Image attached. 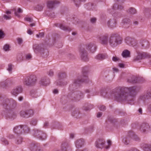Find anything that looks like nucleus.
Wrapping results in <instances>:
<instances>
[{
  "mask_svg": "<svg viewBox=\"0 0 151 151\" xmlns=\"http://www.w3.org/2000/svg\"><path fill=\"white\" fill-rule=\"evenodd\" d=\"M141 90V87L136 86L129 87L119 86L116 87L111 93V96L119 101H125L128 102L133 101L138 93Z\"/></svg>",
  "mask_w": 151,
  "mask_h": 151,
  "instance_id": "nucleus-1",
  "label": "nucleus"
},
{
  "mask_svg": "<svg viewBox=\"0 0 151 151\" xmlns=\"http://www.w3.org/2000/svg\"><path fill=\"white\" fill-rule=\"evenodd\" d=\"M122 41V38L119 35L117 34H112L109 38V42L111 47H114L118 45L121 44Z\"/></svg>",
  "mask_w": 151,
  "mask_h": 151,
  "instance_id": "nucleus-2",
  "label": "nucleus"
},
{
  "mask_svg": "<svg viewBox=\"0 0 151 151\" xmlns=\"http://www.w3.org/2000/svg\"><path fill=\"white\" fill-rule=\"evenodd\" d=\"M3 105L4 107L7 110H12L16 107L17 103L13 99H8L4 101Z\"/></svg>",
  "mask_w": 151,
  "mask_h": 151,
  "instance_id": "nucleus-3",
  "label": "nucleus"
},
{
  "mask_svg": "<svg viewBox=\"0 0 151 151\" xmlns=\"http://www.w3.org/2000/svg\"><path fill=\"white\" fill-rule=\"evenodd\" d=\"M37 80L36 76H27L24 78L23 83L25 85L31 86L35 84Z\"/></svg>",
  "mask_w": 151,
  "mask_h": 151,
  "instance_id": "nucleus-4",
  "label": "nucleus"
},
{
  "mask_svg": "<svg viewBox=\"0 0 151 151\" xmlns=\"http://www.w3.org/2000/svg\"><path fill=\"white\" fill-rule=\"evenodd\" d=\"M137 55L134 58L133 60L134 61H139L145 58H151V55L147 52H137Z\"/></svg>",
  "mask_w": 151,
  "mask_h": 151,
  "instance_id": "nucleus-5",
  "label": "nucleus"
},
{
  "mask_svg": "<svg viewBox=\"0 0 151 151\" xmlns=\"http://www.w3.org/2000/svg\"><path fill=\"white\" fill-rule=\"evenodd\" d=\"M131 139L137 140L139 139L137 136L132 132H129L128 133L127 137L123 139V142L126 145H128L130 142Z\"/></svg>",
  "mask_w": 151,
  "mask_h": 151,
  "instance_id": "nucleus-6",
  "label": "nucleus"
},
{
  "mask_svg": "<svg viewBox=\"0 0 151 151\" xmlns=\"http://www.w3.org/2000/svg\"><path fill=\"white\" fill-rule=\"evenodd\" d=\"M32 134L34 136L42 140H44L46 138V135L45 134L37 129H34L32 131Z\"/></svg>",
  "mask_w": 151,
  "mask_h": 151,
  "instance_id": "nucleus-7",
  "label": "nucleus"
},
{
  "mask_svg": "<svg viewBox=\"0 0 151 151\" xmlns=\"http://www.w3.org/2000/svg\"><path fill=\"white\" fill-rule=\"evenodd\" d=\"M80 55L81 59L83 60L87 61L88 60V53L83 47H81L79 50Z\"/></svg>",
  "mask_w": 151,
  "mask_h": 151,
  "instance_id": "nucleus-8",
  "label": "nucleus"
},
{
  "mask_svg": "<svg viewBox=\"0 0 151 151\" xmlns=\"http://www.w3.org/2000/svg\"><path fill=\"white\" fill-rule=\"evenodd\" d=\"M98 37L100 43L103 45H107L108 42V35L107 34L101 35H99Z\"/></svg>",
  "mask_w": 151,
  "mask_h": 151,
  "instance_id": "nucleus-9",
  "label": "nucleus"
},
{
  "mask_svg": "<svg viewBox=\"0 0 151 151\" xmlns=\"http://www.w3.org/2000/svg\"><path fill=\"white\" fill-rule=\"evenodd\" d=\"M139 129L142 133H146L150 131V127L148 123H143L140 125Z\"/></svg>",
  "mask_w": 151,
  "mask_h": 151,
  "instance_id": "nucleus-10",
  "label": "nucleus"
},
{
  "mask_svg": "<svg viewBox=\"0 0 151 151\" xmlns=\"http://www.w3.org/2000/svg\"><path fill=\"white\" fill-rule=\"evenodd\" d=\"M105 141L103 139H98L95 142V145L97 148L102 149L104 148Z\"/></svg>",
  "mask_w": 151,
  "mask_h": 151,
  "instance_id": "nucleus-11",
  "label": "nucleus"
},
{
  "mask_svg": "<svg viewBox=\"0 0 151 151\" xmlns=\"http://www.w3.org/2000/svg\"><path fill=\"white\" fill-rule=\"evenodd\" d=\"M42 45L37 44H34L33 45V49L35 52H40L41 53H44V49L42 47Z\"/></svg>",
  "mask_w": 151,
  "mask_h": 151,
  "instance_id": "nucleus-12",
  "label": "nucleus"
},
{
  "mask_svg": "<svg viewBox=\"0 0 151 151\" xmlns=\"http://www.w3.org/2000/svg\"><path fill=\"white\" fill-rule=\"evenodd\" d=\"M86 47L87 49L90 50L92 52H93L96 49V45L93 43L88 44L86 45Z\"/></svg>",
  "mask_w": 151,
  "mask_h": 151,
  "instance_id": "nucleus-13",
  "label": "nucleus"
},
{
  "mask_svg": "<svg viewBox=\"0 0 151 151\" xmlns=\"http://www.w3.org/2000/svg\"><path fill=\"white\" fill-rule=\"evenodd\" d=\"M50 83L49 80L45 76H44L41 78L40 81V83L43 86H47Z\"/></svg>",
  "mask_w": 151,
  "mask_h": 151,
  "instance_id": "nucleus-14",
  "label": "nucleus"
},
{
  "mask_svg": "<svg viewBox=\"0 0 151 151\" xmlns=\"http://www.w3.org/2000/svg\"><path fill=\"white\" fill-rule=\"evenodd\" d=\"M60 2L56 0L49 1L47 3V6L50 9H52L56 5L59 4Z\"/></svg>",
  "mask_w": 151,
  "mask_h": 151,
  "instance_id": "nucleus-15",
  "label": "nucleus"
},
{
  "mask_svg": "<svg viewBox=\"0 0 151 151\" xmlns=\"http://www.w3.org/2000/svg\"><path fill=\"white\" fill-rule=\"evenodd\" d=\"M22 91V87L21 86H18L14 89L11 91V93L13 95L17 96L18 94L21 93Z\"/></svg>",
  "mask_w": 151,
  "mask_h": 151,
  "instance_id": "nucleus-16",
  "label": "nucleus"
},
{
  "mask_svg": "<svg viewBox=\"0 0 151 151\" xmlns=\"http://www.w3.org/2000/svg\"><path fill=\"white\" fill-rule=\"evenodd\" d=\"M125 41L126 43L129 45L134 46L136 45L135 40L131 38L127 37L125 40Z\"/></svg>",
  "mask_w": 151,
  "mask_h": 151,
  "instance_id": "nucleus-17",
  "label": "nucleus"
},
{
  "mask_svg": "<svg viewBox=\"0 0 151 151\" xmlns=\"http://www.w3.org/2000/svg\"><path fill=\"white\" fill-rule=\"evenodd\" d=\"M84 143V141L83 139H78L75 142L76 146L77 148H80L83 145Z\"/></svg>",
  "mask_w": 151,
  "mask_h": 151,
  "instance_id": "nucleus-18",
  "label": "nucleus"
},
{
  "mask_svg": "<svg viewBox=\"0 0 151 151\" xmlns=\"http://www.w3.org/2000/svg\"><path fill=\"white\" fill-rule=\"evenodd\" d=\"M14 132L17 134H20L22 133L23 129L22 126H17L14 129Z\"/></svg>",
  "mask_w": 151,
  "mask_h": 151,
  "instance_id": "nucleus-19",
  "label": "nucleus"
},
{
  "mask_svg": "<svg viewBox=\"0 0 151 151\" xmlns=\"http://www.w3.org/2000/svg\"><path fill=\"white\" fill-rule=\"evenodd\" d=\"M139 81L138 79V78L136 76H130L127 79V82L133 83H136Z\"/></svg>",
  "mask_w": 151,
  "mask_h": 151,
  "instance_id": "nucleus-20",
  "label": "nucleus"
},
{
  "mask_svg": "<svg viewBox=\"0 0 151 151\" xmlns=\"http://www.w3.org/2000/svg\"><path fill=\"white\" fill-rule=\"evenodd\" d=\"M116 21L115 19H110L107 22L108 26L112 28L115 27H116Z\"/></svg>",
  "mask_w": 151,
  "mask_h": 151,
  "instance_id": "nucleus-21",
  "label": "nucleus"
},
{
  "mask_svg": "<svg viewBox=\"0 0 151 151\" xmlns=\"http://www.w3.org/2000/svg\"><path fill=\"white\" fill-rule=\"evenodd\" d=\"M151 97V90H148L146 94L140 96L141 98L143 100L148 99Z\"/></svg>",
  "mask_w": 151,
  "mask_h": 151,
  "instance_id": "nucleus-22",
  "label": "nucleus"
},
{
  "mask_svg": "<svg viewBox=\"0 0 151 151\" xmlns=\"http://www.w3.org/2000/svg\"><path fill=\"white\" fill-rule=\"evenodd\" d=\"M30 149L32 151H42V150L41 149L39 145H32Z\"/></svg>",
  "mask_w": 151,
  "mask_h": 151,
  "instance_id": "nucleus-23",
  "label": "nucleus"
},
{
  "mask_svg": "<svg viewBox=\"0 0 151 151\" xmlns=\"http://www.w3.org/2000/svg\"><path fill=\"white\" fill-rule=\"evenodd\" d=\"M69 145L68 143L66 142H63L61 146V150L62 151H67Z\"/></svg>",
  "mask_w": 151,
  "mask_h": 151,
  "instance_id": "nucleus-24",
  "label": "nucleus"
},
{
  "mask_svg": "<svg viewBox=\"0 0 151 151\" xmlns=\"http://www.w3.org/2000/svg\"><path fill=\"white\" fill-rule=\"evenodd\" d=\"M108 57V55L106 54H99L96 57V58L100 60H103Z\"/></svg>",
  "mask_w": 151,
  "mask_h": 151,
  "instance_id": "nucleus-25",
  "label": "nucleus"
},
{
  "mask_svg": "<svg viewBox=\"0 0 151 151\" xmlns=\"http://www.w3.org/2000/svg\"><path fill=\"white\" fill-rule=\"evenodd\" d=\"M112 8L115 10H121L123 9L124 8V6L121 5H118L117 4H115L112 7Z\"/></svg>",
  "mask_w": 151,
  "mask_h": 151,
  "instance_id": "nucleus-26",
  "label": "nucleus"
},
{
  "mask_svg": "<svg viewBox=\"0 0 151 151\" xmlns=\"http://www.w3.org/2000/svg\"><path fill=\"white\" fill-rule=\"evenodd\" d=\"M142 47L145 48H147L149 46V43L147 40H143L141 42Z\"/></svg>",
  "mask_w": 151,
  "mask_h": 151,
  "instance_id": "nucleus-27",
  "label": "nucleus"
},
{
  "mask_svg": "<svg viewBox=\"0 0 151 151\" xmlns=\"http://www.w3.org/2000/svg\"><path fill=\"white\" fill-rule=\"evenodd\" d=\"M55 24L57 25V26L59 27L61 29L63 30L68 31H69L71 30L70 28L69 27H66L62 24Z\"/></svg>",
  "mask_w": 151,
  "mask_h": 151,
  "instance_id": "nucleus-28",
  "label": "nucleus"
},
{
  "mask_svg": "<svg viewBox=\"0 0 151 151\" xmlns=\"http://www.w3.org/2000/svg\"><path fill=\"white\" fill-rule=\"evenodd\" d=\"M122 55L123 57L127 58L130 56V52L128 50H125L123 51Z\"/></svg>",
  "mask_w": 151,
  "mask_h": 151,
  "instance_id": "nucleus-29",
  "label": "nucleus"
},
{
  "mask_svg": "<svg viewBox=\"0 0 151 151\" xmlns=\"http://www.w3.org/2000/svg\"><path fill=\"white\" fill-rule=\"evenodd\" d=\"M143 149L145 151H151V145L147 144L144 145L142 146Z\"/></svg>",
  "mask_w": 151,
  "mask_h": 151,
  "instance_id": "nucleus-30",
  "label": "nucleus"
},
{
  "mask_svg": "<svg viewBox=\"0 0 151 151\" xmlns=\"http://www.w3.org/2000/svg\"><path fill=\"white\" fill-rule=\"evenodd\" d=\"M84 78L82 79H78L75 81V83L76 84H80L83 82H87L86 81H85V79L86 78L87 76H84Z\"/></svg>",
  "mask_w": 151,
  "mask_h": 151,
  "instance_id": "nucleus-31",
  "label": "nucleus"
},
{
  "mask_svg": "<svg viewBox=\"0 0 151 151\" xmlns=\"http://www.w3.org/2000/svg\"><path fill=\"white\" fill-rule=\"evenodd\" d=\"M14 10L15 11V15L18 17H20V15L19 13H21L23 12V10L20 8H18L17 11H16L15 9H14Z\"/></svg>",
  "mask_w": 151,
  "mask_h": 151,
  "instance_id": "nucleus-32",
  "label": "nucleus"
},
{
  "mask_svg": "<svg viewBox=\"0 0 151 151\" xmlns=\"http://www.w3.org/2000/svg\"><path fill=\"white\" fill-rule=\"evenodd\" d=\"M127 12L129 14H133L136 13V10L134 8L130 7L127 11Z\"/></svg>",
  "mask_w": 151,
  "mask_h": 151,
  "instance_id": "nucleus-33",
  "label": "nucleus"
},
{
  "mask_svg": "<svg viewBox=\"0 0 151 151\" xmlns=\"http://www.w3.org/2000/svg\"><path fill=\"white\" fill-rule=\"evenodd\" d=\"M27 111H22L20 113V116L24 118H28Z\"/></svg>",
  "mask_w": 151,
  "mask_h": 151,
  "instance_id": "nucleus-34",
  "label": "nucleus"
},
{
  "mask_svg": "<svg viewBox=\"0 0 151 151\" xmlns=\"http://www.w3.org/2000/svg\"><path fill=\"white\" fill-rule=\"evenodd\" d=\"M22 128L23 131L25 133H27L30 130L29 128L27 126L22 125Z\"/></svg>",
  "mask_w": 151,
  "mask_h": 151,
  "instance_id": "nucleus-35",
  "label": "nucleus"
},
{
  "mask_svg": "<svg viewBox=\"0 0 151 151\" xmlns=\"http://www.w3.org/2000/svg\"><path fill=\"white\" fill-rule=\"evenodd\" d=\"M23 58L22 54L20 53L17 55V61L19 62H20L23 60Z\"/></svg>",
  "mask_w": 151,
  "mask_h": 151,
  "instance_id": "nucleus-36",
  "label": "nucleus"
},
{
  "mask_svg": "<svg viewBox=\"0 0 151 151\" xmlns=\"http://www.w3.org/2000/svg\"><path fill=\"white\" fill-rule=\"evenodd\" d=\"M75 3V5L77 7H78L80 4L81 1H83L84 0H72Z\"/></svg>",
  "mask_w": 151,
  "mask_h": 151,
  "instance_id": "nucleus-37",
  "label": "nucleus"
},
{
  "mask_svg": "<svg viewBox=\"0 0 151 151\" xmlns=\"http://www.w3.org/2000/svg\"><path fill=\"white\" fill-rule=\"evenodd\" d=\"M145 16L149 18L151 16V14L148 9H146L145 10Z\"/></svg>",
  "mask_w": 151,
  "mask_h": 151,
  "instance_id": "nucleus-38",
  "label": "nucleus"
},
{
  "mask_svg": "<svg viewBox=\"0 0 151 151\" xmlns=\"http://www.w3.org/2000/svg\"><path fill=\"white\" fill-rule=\"evenodd\" d=\"M28 117L31 115H32L34 114V111L33 110L31 109H29L26 110Z\"/></svg>",
  "mask_w": 151,
  "mask_h": 151,
  "instance_id": "nucleus-39",
  "label": "nucleus"
},
{
  "mask_svg": "<svg viewBox=\"0 0 151 151\" xmlns=\"http://www.w3.org/2000/svg\"><path fill=\"white\" fill-rule=\"evenodd\" d=\"M17 142L16 143L18 144H21L22 141V137L20 136H18L17 139Z\"/></svg>",
  "mask_w": 151,
  "mask_h": 151,
  "instance_id": "nucleus-40",
  "label": "nucleus"
},
{
  "mask_svg": "<svg viewBox=\"0 0 151 151\" xmlns=\"http://www.w3.org/2000/svg\"><path fill=\"white\" fill-rule=\"evenodd\" d=\"M43 8V6L41 5H37L36 7V9L38 11H41Z\"/></svg>",
  "mask_w": 151,
  "mask_h": 151,
  "instance_id": "nucleus-41",
  "label": "nucleus"
},
{
  "mask_svg": "<svg viewBox=\"0 0 151 151\" xmlns=\"http://www.w3.org/2000/svg\"><path fill=\"white\" fill-rule=\"evenodd\" d=\"M83 96V94L81 92H78L77 95V100L79 101L81 98V96Z\"/></svg>",
  "mask_w": 151,
  "mask_h": 151,
  "instance_id": "nucleus-42",
  "label": "nucleus"
},
{
  "mask_svg": "<svg viewBox=\"0 0 151 151\" xmlns=\"http://www.w3.org/2000/svg\"><path fill=\"white\" fill-rule=\"evenodd\" d=\"M122 22L124 24H129L130 23V20L128 18H125L123 19Z\"/></svg>",
  "mask_w": 151,
  "mask_h": 151,
  "instance_id": "nucleus-43",
  "label": "nucleus"
},
{
  "mask_svg": "<svg viewBox=\"0 0 151 151\" xmlns=\"http://www.w3.org/2000/svg\"><path fill=\"white\" fill-rule=\"evenodd\" d=\"M9 46L8 44L5 45L3 47V49L5 51H8L9 50Z\"/></svg>",
  "mask_w": 151,
  "mask_h": 151,
  "instance_id": "nucleus-44",
  "label": "nucleus"
},
{
  "mask_svg": "<svg viewBox=\"0 0 151 151\" xmlns=\"http://www.w3.org/2000/svg\"><path fill=\"white\" fill-rule=\"evenodd\" d=\"M113 16L116 17H119L122 16V14L120 13H115L113 14Z\"/></svg>",
  "mask_w": 151,
  "mask_h": 151,
  "instance_id": "nucleus-45",
  "label": "nucleus"
},
{
  "mask_svg": "<svg viewBox=\"0 0 151 151\" xmlns=\"http://www.w3.org/2000/svg\"><path fill=\"white\" fill-rule=\"evenodd\" d=\"M5 36V34L4 32L1 30H0V39H3Z\"/></svg>",
  "mask_w": 151,
  "mask_h": 151,
  "instance_id": "nucleus-46",
  "label": "nucleus"
},
{
  "mask_svg": "<svg viewBox=\"0 0 151 151\" xmlns=\"http://www.w3.org/2000/svg\"><path fill=\"white\" fill-rule=\"evenodd\" d=\"M37 121L36 119H34L31 121V124L33 126H35L37 124Z\"/></svg>",
  "mask_w": 151,
  "mask_h": 151,
  "instance_id": "nucleus-47",
  "label": "nucleus"
},
{
  "mask_svg": "<svg viewBox=\"0 0 151 151\" xmlns=\"http://www.w3.org/2000/svg\"><path fill=\"white\" fill-rule=\"evenodd\" d=\"M99 108L100 110L102 111H104L106 109L105 106L103 105H100Z\"/></svg>",
  "mask_w": 151,
  "mask_h": 151,
  "instance_id": "nucleus-48",
  "label": "nucleus"
},
{
  "mask_svg": "<svg viewBox=\"0 0 151 151\" xmlns=\"http://www.w3.org/2000/svg\"><path fill=\"white\" fill-rule=\"evenodd\" d=\"M3 17L6 20H9L11 18V16H7L6 15H4Z\"/></svg>",
  "mask_w": 151,
  "mask_h": 151,
  "instance_id": "nucleus-49",
  "label": "nucleus"
},
{
  "mask_svg": "<svg viewBox=\"0 0 151 151\" xmlns=\"http://www.w3.org/2000/svg\"><path fill=\"white\" fill-rule=\"evenodd\" d=\"M25 19L26 21L30 22H32L33 21L31 17H26Z\"/></svg>",
  "mask_w": 151,
  "mask_h": 151,
  "instance_id": "nucleus-50",
  "label": "nucleus"
},
{
  "mask_svg": "<svg viewBox=\"0 0 151 151\" xmlns=\"http://www.w3.org/2000/svg\"><path fill=\"white\" fill-rule=\"evenodd\" d=\"M32 55L31 54H29L26 55V59L27 60H29L32 58Z\"/></svg>",
  "mask_w": 151,
  "mask_h": 151,
  "instance_id": "nucleus-51",
  "label": "nucleus"
},
{
  "mask_svg": "<svg viewBox=\"0 0 151 151\" xmlns=\"http://www.w3.org/2000/svg\"><path fill=\"white\" fill-rule=\"evenodd\" d=\"M1 141L2 142H4V143L6 145L8 144V141L6 140V139L4 138H2L1 139Z\"/></svg>",
  "mask_w": 151,
  "mask_h": 151,
  "instance_id": "nucleus-52",
  "label": "nucleus"
},
{
  "mask_svg": "<svg viewBox=\"0 0 151 151\" xmlns=\"http://www.w3.org/2000/svg\"><path fill=\"white\" fill-rule=\"evenodd\" d=\"M17 40L18 43L20 45L22 43L23 40L22 38H17Z\"/></svg>",
  "mask_w": 151,
  "mask_h": 151,
  "instance_id": "nucleus-53",
  "label": "nucleus"
},
{
  "mask_svg": "<svg viewBox=\"0 0 151 151\" xmlns=\"http://www.w3.org/2000/svg\"><path fill=\"white\" fill-rule=\"evenodd\" d=\"M12 65L11 64H9L8 65V67L7 68V70L9 71L10 72L12 71Z\"/></svg>",
  "mask_w": 151,
  "mask_h": 151,
  "instance_id": "nucleus-54",
  "label": "nucleus"
},
{
  "mask_svg": "<svg viewBox=\"0 0 151 151\" xmlns=\"http://www.w3.org/2000/svg\"><path fill=\"white\" fill-rule=\"evenodd\" d=\"M96 21V18H92L90 19L91 22L92 23H95Z\"/></svg>",
  "mask_w": 151,
  "mask_h": 151,
  "instance_id": "nucleus-55",
  "label": "nucleus"
},
{
  "mask_svg": "<svg viewBox=\"0 0 151 151\" xmlns=\"http://www.w3.org/2000/svg\"><path fill=\"white\" fill-rule=\"evenodd\" d=\"M112 59L113 61L116 62L118 61L119 59L116 57L114 56L113 57Z\"/></svg>",
  "mask_w": 151,
  "mask_h": 151,
  "instance_id": "nucleus-56",
  "label": "nucleus"
},
{
  "mask_svg": "<svg viewBox=\"0 0 151 151\" xmlns=\"http://www.w3.org/2000/svg\"><path fill=\"white\" fill-rule=\"evenodd\" d=\"M47 74L49 76L53 75L54 74V72L52 70H50L48 72Z\"/></svg>",
  "mask_w": 151,
  "mask_h": 151,
  "instance_id": "nucleus-57",
  "label": "nucleus"
},
{
  "mask_svg": "<svg viewBox=\"0 0 151 151\" xmlns=\"http://www.w3.org/2000/svg\"><path fill=\"white\" fill-rule=\"evenodd\" d=\"M66 75V74L65 73V72H63V71L60 72L58 73V76H63V75Z\"/></svg>",
  "mask_w": 151,
  "mask_h": 151,
  "instance_id": "nucleus-58",
  "label": "nucleus"
},
{
  "mask_svg": "<svg viewBox=\"0 0 151 151\" xmlns=\"http://www.w3.org/2000/svg\"><path fill=\"white\" fill-rule=\"evenodd\" d=\"M67 56L70 59H73L74 57V55L70 53H69L67 55Z\"/></svg>",
  "mask_w": 151,
  "mask_h": 151,
  "instance_id": "nucleus-59",
  "label": "nucleus"
},
{
  "mask_svg": "<svg viewBox=\"0 0 151 151\" xmlns=\"http://www.w3.org/2000/svg\"><path fill=\"white\" fill-rule=\"evenodd\" d=\"M124 64L122 63H119L118 64V66L121 68H123L124 67Z\"/></svg>",
  "mask_w": 151,
  "mask_h": 151,
  "instance_id": "nucleus-60",
  "label": "nucleus"
},
{
  "mask_svg": "<svg viewBox=\"0 0 151 151\" xmlns=\"http://www.w3.org/2000/svg\"><path fill=\"white\" fill-rule=\"evenodd\" d=\"M9 116H10L11 118L14 119L16 116V114L14 112L13 114H12V115H10Z\"/></svg>",
  "mask_w": 151,
  "mask_h": 151,
  "instance_id": "nucleus-61",
  "label": "nucleus"
},
{
  "mask_svg": "<svg viewBox=\"0 0 151 151\" xmlns=\"http://www.w3.org/2000/svg\"><path fill=\"white\" fill-rule=\"evenodd\" d=\"M102 113L101 112H99L97 115V117H100L102 115Z\"/></svg>",
  "mask_w": 151,
  "mask_h": 151,
  "instance_id": "nucleus-62",
  "label": "nucleus"
},
{
  "mask_svg": "<svg viewBox=\"0 0 151 151\" xmlns=\"http://www.w3.org/2000/svg\"><path fill=\"white\" fill-rule=\"evenodd\" d=\"M40 37H43L44 35V33L43 32L39 33Z\"/></svg>",
  "mask_w": 151,
  "mask_h": 151,
  "instance_id": "nucleus-63",
  "label": "nucleus"
},
{
  "mask_svg": "<svg viewBox=\"0 0 151 151\" xmlns=\"http://www.w3.org/2000/svg\"><path fill=\"white\" fill-rule=\"evenodd\" d=\"M129 151H140L138 150L135 148H132Z\"/></svg>",
  "mask_w": 151,
  "mask_h": 151,
  "instance_id": "nucleus-64",
  "label": "nucleus"
}]
</instances>
